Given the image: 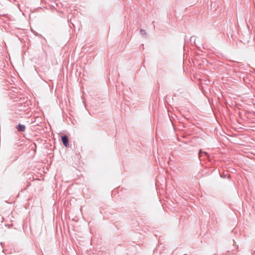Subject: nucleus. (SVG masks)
Wrapping results in <instances>:
<instances>
[{
    "label": "nucleus",
    "mask_w": 255,
    "mask_h": 255,
    "mask_svg": "<svg viewBox=\"0 0 255 255\" xmlns=\"http://www.w3.org/2000/svg\"><path fill=\"white\" fill-rule=\"evenodd\" d=\"M198 155L200 160L208 159L210 156L207 152L203 151L201 149L199 151Z\"/></svg>",
    "instance_id": "f257e3e1"
},
{
    "label": "nucleus",
    "mask_w": 255,
    "mask_h": 255,
    "mask_svg": "<svg viewBox=\"0 0 255 255\" xmlns=\"http://www.w3.org/2000/svg\"><path fill=\"white\" fill-rule=\"evenodd\" d=\"M61 140L63 144L66 147L69 145V139L66 135H63L61 136Z\"/></svg>",
    "instance_id": "f03ea898"
},
{
    "label": "nucleus",
    "mask_w": 255,
    "mask_h": 255,
    "mask_svg": "<svg viewBox=\"0 0 255 255\" xmlns=\"http://www.w3.org/2000/svg\"><path fill=\"white\" fill-rule=\"evenodd\" d=\"M16 128L19 132H23L25 130V126L24 125H21L20 124L17 125Z\"/></svg>",
    "instance_id": "7ed1b4c3"
},
{
    "label": "nucleus",
    "mask_w": 255,
    "mask_h": 255,
    "mask_svg": "<svg viewBox=\"0 0 255 255\" xmlns=\"http://www.w3.org/2000/svg\"><path fill=\"white\" fill-rule=\"evenodd\" d=\"M140 33L144 37H147V33H146V31H145V30L144 29H141L140 30Z\"/></svg>",
    "instance_id": "20e7f679"
},
{
    "label": "nucleus",
    "mask_w": 255,
    "mask_h": 255,
    "mask_svg": "<svg viewBox=\"0 0 255 255\" xmlns=\"http://www.w3.org/2000/svg\"><path fill=\"white\" fill-rule=\"evenodd\" d=\"M193 38H194V36H191V38H190L191 41H192V39H193Z\"/></svg>",
    "instance_id": "39448f33"
}]
</instances>
